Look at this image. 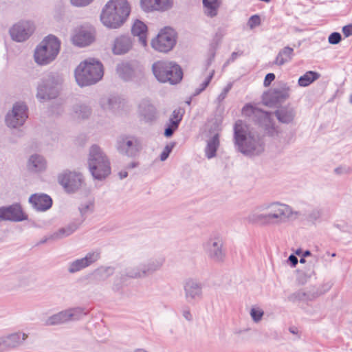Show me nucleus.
<instances>
[{
    "mask_svg": "<svg viewBox=\"0 0 352 352\" xmlns=\"http://www.w3.org/2000/svg\"><path fill=\"white\" fill-rule=\"evenodd\" d=\"M165 262L163 257L155 256L146 250L137 252L119 278L115 280L112 289L118 292L121 288L120 283L127 278L133 279L144 278L160 271Z\"/></svg>",
    "mask_w": 352,
    "mask_h": 352,
    "instance_id": "obj_1",
    "label": "nucleus"
},
{
    "mask_svg": "<svg viewBox=\"0 0 352 352\" xmlns=\"http://www.w3.org/2000/svg\"><path fill=\"white\" fill-rule=\"evenodd\" d=\"M130 12L127 0H109L102 8L100 21L107 28L117 29L124 23Z\"/></svg>",
    "mask_w": 352,
    "mask_h": 352,
    "instance_id": "obj_2",
    "label": "nucleus"
},
{
    "mask_svg": "<svg viewBox=\"0 0 352 352\" xmlns=\"http://www.w3.org/2000/svg\"><path fill=\"white\" fill-rule=\"evenodd\" d=\"M234 140L239 151L247 155H256L264 151V142L258 135L248 131L242 121L234 125Z\"/></svg>",
    "mask_w": 352,
    "mask_h": 352,
    "instance_id": "obj_3",
    "label": "nucleus"
},
{
    "mask_svg": "<svg viewBox=\"0 0 352 352\" xmlns=\"http://www.w3.org/2000/svg\"><path fill=\"white\" fill-rule=\"evenodd\" d=\"M102 63L95 59L86 60L75 70V78L80 87L91 85L98 82L103 76Z\"/></svg>",
    "mask_w": 352,
    "mask_h": 352,
    "instance_id": "obj_4",
    "label": "nucleus"
},
{
    "mask_svg": "<svg viewBox=\"0 0 352 352\" xmlns=\"http://www.w3.org/2000/svg\"><path fill=\"white\" fill-rule=\"evenodd\" d=\"M242 113L245 116L252 118L265 134L271 137L278 136L279 130L275 124L274 113L263 111L249 104L243 107Z\"/></svg>",
    "mask_w": 352,
    "mask_h": 352,
    "instance_id": "obj_5",
    "label": "nucleus"
},
{
    "mask_svg": "<svg viewBox=\"0 0 352 352\" xmlns=\"http://www.w3.org/2000/svg\"><path fill=\"white\" fill-rule=\"evenodd\" d=\"M88 165L92 176L101 180L111 173L110 162L103 152L97 145H93L89 149Z\"/></svg>",
    "mask_w": 352,
    "mask_h": 352,
    "instance_id": "obj_6",
    "label": "nucleus"
},
{
    "mask_svg": "<svg viewBox=\"0 0 352 352\" xmlns=\"http://www.w3.org/2000/svg\"><path fill=\"white\" fill-rule=\"evenodd\" d=\"M153 73L160 82L175 85L181 81L183 73L180 66L174 62L158 60L152 65Z\"/></svg>",
    "mask_w": 352,
    "mask_h": 352,
    "instance_id": "obj_7",
    "label": "nucleus"
},
{
    "mask_svg": "<svg viewBox=\"0 0 352 352\" xmlns=\"http://www.w3.org/2000/svg\"><path fill=\"white\" fill-rule=\"evenodd\" d=\"M60 43L53 35L46 36L34 50V60L40 65H45L55 60L60 51Z\"/></svg>",
    "mask_w": 352,
    "mask_h": 352,
    "instance_id": "obj_8",
    "label": "nucleus"
},
{
    "mask_svg": "<svg viewBox=\"0 0 352 352\" xmlns=\"http://www.w3.org/2000/svg\"><path fill=\"white\" fill-rule=\"evenodd\" d=\"M265 211L269 225L279 226L289 221L295 213L292 208L280 202H272L261 206Z\"/></svg>",
    "mask_w": 352,
    "mask_h": 352,
    "instance_id": "obj_9",
    "label": "nucleus"
},
{
    "mask_svg": "<svg viewBox=\"0 0 352 352\" xmlns=\"http://www.w3.org/2000/svg\"><path fill=\"white\" fill-rule=\"evenodd\" d=\"M62 81V78L58 74H48L38 87L37 98L40 100L56 98L59 94Z\"/></svg>",
    "mask_w": 352,
    "mask_h": 352,
    "instance_id": "obj_10",
    "label": "nucleus"
},
{
    "mask_svg": "<svg viewBox=\"0 0 352 352\" xmlns=\"http://www.w3.org/2000/svg\"><path fill=\"white\" fill-rule=\"evenodd\" d=\"M87 314L86 310L80 307H72L59 311L48 317L45 324L47 326H56L76 322L81 320Z\"/></svg>",
    "mask_w": 352,
    "mask_h": 352,
    "instance_id": "obj_11",
    "label": "nucleus"
},
{
    "mask_svg": "<svg viewBox=\"0 0 352 352\" xmlns=\"http://www.w3.org/2000/svg\"><path fill=\"white\" fill-rule=\"evenodd\" d=\"M176 33L170 28H165L160 30L155 38H153L151 45L156 51L166 53L170 51L176 44Z\"/></svg>",
    "mask_w": 352,
    "mask_h": 352,
    "instance_id": "obj_12",
    "label": "nucleus"
},
{
    "mask_svg": "<svg viewBox=\"0 0 352 352\" xmlns=\"http://www.w3.org/2000/svg\"><path fill=\"white\" fill-rule=\"evenodd\" d=\"M289 86L287 83L281 82L274 89L265 92L263 94L262 100L265 106L272 107L284 102L289 98Z\"/></svg>",
    "mask_w": 352,
    "mask_h": 352,
    "instance_id": "obj_13",
    "label": "nucleus"
},
{
    "mask_svg": "<svg viewBox=\"0 0 352 352\" xmlns=\"http://www.w3.org/2000/svg\"><path fill=\"white\" fill-rule=\"evenodd\" d=\"M203 248L205 254L211 261L216 263H221L226 257V252L223 249V241L219 235L210 236L204 244Z\"/></svg>",
    "mask_w": 352,
    "mask_h": 352,
    "instance_id": "obj_14",
    "label": "nucleus"
},
{
    "mask_svg": "<svg viewBox=\"0 0 352 352\" xmlns=\"http://www.w3.org/2000/svg\"><path fill=\"white\" fill-rule=\"evenodd\" d=\"M58 182L68 193L76 192L85 184L84 177L80 173L69 170L58 175Z\"/></svg>",
    "mask_w": 352,
    "mask_h": 352,
    "instance_id": "obj_15",
    "label": "nucleus"
},
{
    "mask_svg": "<svg viewBox=\"0 0 352 352\" xmlns=\"http://www.w3.org/2000/svg\"><path fill=\"white\" fill-rule=\"evenodd\" d=\"M116 147L120 154L129 157L137 156L141 149L139 140L135 137L130 135L118 137Z\"/></svg>",
    "mask_w": 352,
    "mask_h": 352,
    "instance_id": "obj_16",
    "label": "nucleus"
},
{
    "mask_svg": "<svg viewBox=\"0 0 352 352\" xmlns=\"http://www.w3.org/2000/svg\"><path fill=\"white\" fill-rule=\"evenodd\" d=\"M27 107L23 102H16L6 117V123L10 128L22 126L28 118Z\"/></svg>",
    "mask_w": 352,
    "mask_h": 352,
    "instance_id": "obj_17",
    "label": "nucleus"
},
{
    "mask_svg": "<svg viewBox=\"0 0 352 352\" xmlns=\"http://www.w3.org/2000/svg\"><path fill=\"white\" fill-rule=\"evenodd\" d=\"M184 296L187 302L191 303L202 298L204 283L195 278H188L183 284Z\"/></svg>",
    "mask_w": 352,
    "mask_h": 352,
    "instance_id": "obj_18",
    "label": "nucleus"
},
{
    "mask_svg": "<svg viewBox=\"0 0 352 352\" xmlns=\"http://www.w3.org/2000/svg\"><path fill=\"white\" fill-rule=\"evenodd\" d=\"M34 25L30 21H20L10 29V35L13 41L23 42L26 41L34 32Z\"/></svg>",
    "mask_w": 352,
    "mask_h": 352,
    "instance_id": "obj_19",
    "label": "nucleus"
},
{
    "mask_svg": "<svg viewBox=\"0 0 352 352\" xmlns=\"http://www.w3.org/2000/svg\"><path fill=\"white\" fill-rule=\"evenodd\" d=\"M74 45L78 47L89 45L94 41V35L91 28L87 27H78L74 30L72 38Z\"/></svg>",
    "mask_w": 352,
    "mask_h": 352,
    "instance_id": "obj_20",
    "label": "nucleus"
},
{
    "mask_svg": "<svg viewBox=\"0 0 352 352\" xmlns=\"http://www.w3.org/2000/svg\"><path fill=\"white\" fill-rule=\"evenodd\" d=\"M100 258V252H89L82 258L76 259L70 263L68 267V272L71 274L76 273L97 261Z\"/></svg>",
    "mask_w": 352,
    "mask_h": 352,
    "instance_id": "obj_21",
    "label": "nucleus"
},
{
    "mask_svg": "<svg viewBox=\"0 0 352 352\" xmlns=\"http://www.w3.org/2000/svg\"><path fill=\"white\" fill-rule=\"evenodd\" d=\"M132 47V38L129 36L120 35L114 39L111 50L114 55H123L128 53Z\"/></svg>",
    "mask_w": 352,
    "mask_h": 352,
    "instance_id": "obj_22",
    "label": "nucleus"
},
{
    "mask_svg": "<svg viewBox=\"0 0 352 352\" xmlns=\"http://www.w3.org/2000/svg\"><path fill=\"white\" fill-rule=\"evenodd\" d=\"M25 219L26 217L19 204H14L9 207L0 208V220L21 221Z\"/></svg>",
    "mask_w": 352,
    "mask_h": 352,
    "instance_id": "obj_23",
    "label": "nucleus"
},
{
    "mask_svg": "<svg viewBox=\"0 0 352 352\" xmlns=\"http://www.w3.org/2000/svg\"><path fill=\"white\" fill-rule=\"evenodd\" d=\"M139 114L146 122H153L157 119V110L148 100H142L138 107Z\"/></svg>",
    "mask_w": 352,
    "mask_h": 352,
    "instance_id": "obj_24",
    "label": "nucleus"
},
{
    "mask_svg": "<svg viewBox=\"0 0 352 352\" xmlns=\"http://www.w3.org/2000/svg\"><path fill=\"white\" fill-rule=\"evenodd\" d=\"M29 201L34 208L38 211H45L51 208L52 200L45 194H34L30 196Z\"/></svg>",
    "mask_w": 352,
    "mask_h": 352,
    "instance_id": "obj_25",
    "label": "nucleus"
},
{
    "mask_svg": "<svg viewBox=\"0 0 352 352\" xmlns=\"http://www.w3.org/2000/svg\"><path fill=\"white\" fill-rule=\"evenodd\" d=\"M141 7L146 12L164 11L171 7V0H141Z\"/></svg>",
    "mask_w": 352,
    "mask_h": 352,
    "instance_id": "obj_26",
    "label": "nucleus"
},
{
    "mask_svg": "<svg viewBox=\"0 0 352 352\" xmlns=\"http://www.w3.org/2000/svg\"><path fill=\"white\" fill-rule=\"evenodd\" d=\"M82 223V221H74L69 223L67 226L60 228L56 232H54L49 239L59 240L67 236H69L74 233Z\"/></svg>",
    "mask_w": 352,
    "mask_h": 352,
    "instance_id": "obj_27",
    "label": "nucleus"
},
{
    "mask_svg": "<svg viewBox=\"0 0 352 352\" xmlns=\"http://www.w3.org/2000/svg\"><path fill=\"white\" fill-rule=\"evenodd\" d=\"M277 120L283 124H289L294 120L296 113L293 107L283 106L278 108L274 113Z\"/></svg>",
    "mask_w": 352,
    "mask_h": 352,
    "instance_id": "obj_28",
    "label": "nucleus"
},
{
    "mask_svg": "<svg viewBox=\"0 0 352 352\" xmlns=\"http://www.w3.org/2000/svg\"><path fill=\"white\" fill-rule=\"evenodd\" d=\"M91 113V108L83 103H76L72 107L71 116L76 120L87 119Z\"/></svg>",
    "mask_w": 352,
    "mask_h": 352,
    "instance_id": "obj_29",
    "label": "nucleus"
},
{
    "mask_svg": "<svg viewBox=\"0 0 352 352\" xmlns=\"http://www.w3.org/2000/svg\"><path fill=\"white\" fill-rule=\"evenodd\" d=\"M28 336L25 333L18 332L5 337H1L2 345L4 347L14 348L21 344Z\"/></svg>",
    "mask_w": 352,
    "mask_h": 352,
    "instance_id": "obj_30",
    "label": "nucleus"
},
{
    "mask_svg": "<svg viewBox=\"0 0 352 352\" xmlns=\"http://www.w3.org/2000/svg\"><path fill=\"white\" fill-rule=\"evenodd\" d=\"M146 32L147 27L143 22L139 20L135 21L131 28V32L133 36H138L139 42L143 47H146L147 45Z\"/></svg>",
    "mask_w": 352,
    "mask_h": 352,
    "instance_id": "obj_31",
    "label": "nucleus"
},
{
    "mask_svg": "<svg viewBox=\"0 0 352 352\" xmlns=\"http://www.w3.org/2000/svg\"><path fill=\"white\" fill-rule=\"evenodd\" d=\"M246 220L253 224L269 225L265 211L261 210V206L250 212L246 217Z\"/></svg>",
    "mask_w": 352,
    "mask_h": 352,
    "instance_id": "obj_32",
    "label": "nucleus"
},
{
    "mask_svg": "<svg viewBox=\"0 0 352 352\" xmlns=\"http://www.w3.org/2000/svg\"><path fill=\"white\" fill-rule=\"evenodd\" d=\"M294 56V50L290 47H285L278 53L274 64L278 66H282L290 62Z\"/></svg>",
    "mask_w": 352,
    "mask_h": 352,
    "instance_id": "obj_33",
    "label": "nucleus"
},
{
    "mask_svg": "<svg viewBox=\"0 0 352 352\" xmlns=\"http://www.w3.org/2000/svg\"><path fill=\"white\" fill-rule=\"evenodd\" d=\"M221 2L219 0H203L204 12L209 17H214L218 14Z\"/></svg>",
    "mask_w": 352,
    "mask_h": 352,
    "instance_id": "obj_34",
    "label": "nucleus"
},
{
    "mask_svg": "<svg viewBox=\"0 0 352 352\" xmlns=\"http://www.w3.org/2000/svg\"><path fill=\"white\" fill-rule=\"evenodd\" d=\"M28 167L32 171L40 172L45 169L46 162L42 156L34 155L29 160Z\"/></svg>",
    "mask_w": 352,
    "mask_h": 352,
    "instance_id": "obj_35",
    "label": "nucleus"
},
{
    "mask_svg": "<svg viewBox=\"0 0 352 352\" xmlns=\"http://www.w3.org/2000/svg\"><path fill=\"white\" fill-rule=\"evenodd\" d=\"M114 273V268L111 266H102L96 269L94 272V276L97 281L107 280Z\"/></svg>",
    "mask_w": 352,
    "mask_h": 352,
    "instance_id": "obj_36",
    "label": "nucleus"
},
{
    "mask_svg": "<svg viewBox=\"0 0 352 352\" xmlns=\"http://www.w3.org/2000/svg\"><path fill=\"white\" fill-rule=\"evenodd\" d=\"M219 146V135L215 134L208 141L205 149L206 155L208 159L212 158L216 155V152Z\"/></svg>",
    "mask_w": 352,
    "mask_h": 352,
    "instance_id": "obj_37",
    "label": "nucleus"
},
{
    "mask_svg": "<svg viewBox=\"0 0 352 352\" xmlns=\"http://www.w3.org/2000/svg\"><path fill=\"white\" fill-rule=\"evenodd\" d=\"M116 72L124 80H129L133 76V69L129 63H122L117 66Z\"/></svg>",
    "mask_w": 352,
    "mask_h": 352,
    "instance_id": "obj_38",
    "label": "nucleus"
},
{
    "mask_svg": "<svg viewBox=\"0 0 352 352\" xmlns=\"http://www.w3.org/2000/svg\"><path fill=\"white\" fill-rule=\"evenodd\" d=\"M264 311L258 306H253L250 310V316L254 323H259L264 316Z\"/></svg>",
    "mask_w": 352,
    "mask_h": 352,
    "instance_id": "obj_39",
    "label": "nucleus"
},
{
    "mask_svg": "<svg viewBox=\"0 0 352 352\" xmlns=\"http://www.w3.org/2000/svg\"><path fill=\"white\" fill-rule=\"evenodd\" d=\"M82 219V222L85 220L87 214L91 213L94 210V204L91 201H87L80 204L78 208Z\"/></svg>",
    "mask_w": 352,
    "mask_h": 352,
    "instance_id": "obj_40",
    "label": "nucleus"
},
{
    "mask_svg": "<svg viewBox=\"0 0 352 352\" xmlns=\"http://www.w3.org/2000/svg\"><path fill=\"white\" fill-rule=\"evenodd\" d=\"M289 300L297 302H307L308 299L307 292L305 289H300L289 297Z\"/></svg>",
    "mask_w": 352,
    "mask_h": 352,
    "instance_id": "obj_41",
    "label": "nucleus"
},
{
    "mask_svg": "<svg viewBox=\"0 0 352 352\" xmlns=\"http://www.w3.org/2000/svg\"><path fill=\"white\" fill-rule=\"evenodd\" d=\"M329 288L330 286L329 285H320L318 287H316V285H312L311 290L309 289V294L311 293V296L314 298H316L325 293L329 289Z\"/></svg>",
    "mask_w": 352,
    "mask_h": 352,
    "instance_id": "obj_42",
    "label": "nucleus"
},
{
    "mask_svg": "<svg viewBox=\"0 0 352 352\" xmlns=\"http://www.w3.org/2000/svg\"><path fill=\"white\" fill-rule=\"evenodd\" d=\"M214 71L212 70L209 75L207 76V78L205 79V80L201 83V87L198 88L195 90L194 96L199 95L200 93H201L210 84L212 78H213Z\"/></svg>",
    "mask_w": 352,
    "mask_h": 352,
    "instance_id": "obj_43",
    "label": "nucleus"
},
{
    "mask_svg": "<svg viewBox=\"0 0 352 352\" xmlns=\"http://www.w3.org/2000/svg\"><path fill=\"white\" fill-rule=\"evenodd\" d=\"M19 286L21 287H25L30 285L31 283L34 281V277L32 274H28L23 275L19 277Z\"/></svg>",
    "mask_w": 352,
    "mask_h": 352,
    "instance_id": "obj_44",
    "label": "nucleus"
},
{
    "mask_svg": "<svg viewBox=\"0 0 352 352\" xmlns=\"http://www.w3.org/2000/svg\"><path fill=\"white\" fill-rule=\"evenodd\" d=\"M182 117V110L180 109H175L170 117L169 122H176L179 125Z\"/></svg>",
    "mask_w": 352,
    "mask_h": 352,
    "instance_id": "obj_45",
    "label": "nucleus"
},
{
    "mask_svg": "<svg viewBox=\"0 0 352 352\" xmlns=\"http://www.w3.org/2000/svg\"><path fill=\"white\" fill-rule=\"evenodd\" d=\"M296 273H297V278H296V280H297V282L299 285H305L307 282V280H308V276H307V270H299L298 269L296 270Z\"/></svg>",
    "mask_w": 352,
    "mask_h": 352,
    "instance_id": "obj_46",
    "label": "nucleus"
},
{
    "mask_svg": "<svg viewBox=\"0 0 352 352\" xmlns=\"http://www.w3.org/2000/svg\"><path fill=\"white\" fill-rule=\"evenodd\" d=\"M232 85L231 83H229L227 85V86L223 89L221 93L218 96V97L216 99V102L219 105L221 104V103L223 101V100L226 98L228 92L230 91L232 88Z\"/></svg>",
    "mask_w": 352,
    "mask_h": 352,
    "instance_id": "obj_47",
    "label": "nucleus"
},
{
    "mask_svg": "<svg viewBox=\"0 0 352 352\" xmlns=\"http://www.w3.org/2000/svg\"><path fill=\"white\" fill-rule=\"evenodd\" d=\"M175 146V143H170L169 144H167L163 151L162 152L160 155V160L161 161H165L169 156V154L171 153L173 147Z\"/></svg>",
    "mask_w": 352,
    "mask_h": 352,
    "instance_id": "obj_48",
    "label": "nucleus"
},
{
    "mask_svg": "<svg viewBox=\"0 0 352 352\" xmlns=\"http://www.w3.org/2000/svg\"><path fill=\"white\" fill-rule=\"evenodd\" d=\"M178 126L179 125H177L176 122H169L164 130V135L167 138L172 136Z\"/></svg>",
    "mask_w": 352,
    "mask_h": 352,
    "instance_id": "obj_49",
    "label": "nucleus"
},
{
    "mask_svg": "<svg viewBox=\"0 0 352 352\" xmlns=\"http://www.w3.org/2000/svg\"><path fill=\"white\" fill-rule=\"evenodd\" d=\"M341 39L342 36L339 32H333L329 35L328 41L330 44L336 45L341 41Z\"/></svg>",
    "mask_w": 352,
    "mask_h": 352,
    "instance_id": "obj_50",
    "label": "nucleus"
},
{
    "mask_svg": "<svg viewBox=\"0 0 352 352\" xmlns=\"http://www.w3.org/2000/svg\"><path fill=\"white\" fill-rule=\"evenodd\" d=\"M322 215V210L318 208H314L311 210V214H309V221L315 223V221L318 220Z\"/></svg>",
    "mask_w": 352,
    "mask_h": 352,
    "instance_id": "obj_51",
    "label": "nucleus"
},
{
    "mask_svg": "<svg viewBox=\"0 0 352 352\" xmlns=\"http://www.w3.org/2000/svg\"><path fill=\"white\" fill-rule=\"evenodd\" d=\"M94 0H70L71 3L76 7H85L90 4Z\"/></svg>",
    "mask_w": 352,
    "mask_h": 352,
    "instance_id": "obj_52",
    "label": "nucleus"
},
{
    "mask_svg": "<svg viewBox=\"0 0 352 352\" xmlns=\"http://www.w3.org/2000/svg\"><path fill=\"white\" fill-rule=\"evenodd\" d=\"M261 20L258 15L252 16L248 21V25L250 28H253L260 24Z\"/></svg>",
    "mask_w": 352,
    "mask_h": 352,
    "instance_id": "obj_53",
    "label": "nucleus"
},
{
    "mask_svg": "<svg viewBox=\"0 0 352 352\" xmlns=\"http://www.w3.org/2000/svg\"><path fill=\"white\" fill-rule=\"evenodd\" d=\"M275 79V75L273 73H269L265 76L263 85L265 87L270 85L271 82Z\"/></svg>",
    "mask_w": 352,
    "mask_h": 352,
    "instance_id": "obj_54",
    "label": "nucleus"
},
{
    "mask_svg": "<svg viewBox=\"0 0 352 352\" xmlns=\"http://www.w3.org/2000/svg\"><path fill=\"white\" fill-rule=\"evenodd\" d=\"M298 85L301 87L308 86V72L298 79Z\"/></svg>",
    "mask_w": 352,
    "mask_h": 352,
    "instance_id": "obj_55",
    "label": "nucleus"
},
{
    "mask_svg": "<svg viewBox=\"0 0 352 352\" xmlns=\"http://www.w3.org/2000/svg\"><path fill=\"white\" fill-rule=\"evenodd\" d=\"M287 262L289 263L292 267H294L298 264V260L295 254H291L288 257Z\"/></svg>",
    "mask_w": 352,
    "mask_h": 352,
    "instance_id": "obj_56",
    "label": "nucleus"
},
{
    "mask_svg": "<svg viewBox=\"0 0 352 352\" xmlns=\"http://www.w3.org/2000/svg\"><path fill=\"white\" fill-rule=\"evenodd\" d=\"M342 32L346 37L352 35V25H347L342 28Z\"/></svg>",
    "mask_w": 352,
    "mask_h": 352,
    "instance_id": "obj_57",
    "label": "nucleus"
},
{
    "mask_svg": "<svg viewBox=\"0 0 352 352\" xmlns=\"http://www.w3.org/2000/svg\"><path fill=\"white\" fill-rule=\"evenodd\" d=\"M320 76V74L318 72L309 71V85L318 79Z\"/></svg>",
    "mask_w": 352,
    "mask_h": 352,
    "instance_id": "obj_58",
    "label": "nucleus"
},
{
    "mask_svg": "<svg viewBox=\"0 0 352 352\" xmlns=\"http://www.w3.org/2000/svg\"><path fill=\"white\" fill-rule=\"evenodd\" d=\"M182 316L188 321H190L192 320V316L188 308H185L183 309Z\"/></svg>",
    "mask_w": 352,
    "mask_h": 352,
    "instance_id": "obj_59",
    "label": "nucleus"
},
{
    "mask_svg": "<svg viewBox=\"0 0 352 352\" xmlns=\"http://www.w3.org/2000/svg\"><path fill=\"white\" fill-rule=\"evenodd\" d=\"M139 165L138 162H132L131 163H129L126 166V169H131V168H136L138 167Z\"/></svg>",
    "mask_w": 352,
    "mask_h": 352,
    "instance_id": "obj_60",
    "label": "nucleus"
},
{
    "mask_svg": "<svg viewBox=\"0 0 352 352\" xmlns=\"http://www.w3.org/2000/svg\"><path fill=\"white\" fill-rule=\"evenodd\" d=\"M118 175L120 179H122L128 176V173L126 170H121L120 172H119Z\"/></svg>",
    "mask_w": 352,
    "mask_h": 352,
    "instance_id": "obj_61",
    "label": "nucleus"
},
{
    "mask_svg": "<svg viewBox=\"0 0 352 352\" xmlns=\"http://www.w3.org/2000/svg\"><path fill=\"white\" fill-rule=\"evenodd\" d=\"M289 331L293 333V334H297L298 333V329L295 327H292L289 329Z\"/></svg>",
    "mask_w": 352,
    "mask_h": 352,
    "instance_id": "obj_62",
    "label": "nucleus"
},
{
    "mask_svg": "<svg viewBox=\"0 0 352 352\" xmlns=\"http://www.w3.org/2000/svg\"><path fill=\"white\" fill-rule=\"evenodd\" d=\"M302 253H303V252L302 251V250L300 248H298L295 251V254L298 255V256H300V255L302 256Z\"/></svg>",
    "mask_w": 352,
    "mask_h": 352,
    "instance_id": "obj_63",
    "label": "nucleus"
},
{
    "mask_svg": "<svg viewBox=\"0 0 352 352\" xmlns=\"http://www.w3.org/2000/svg\"><path fill=\"white\" fill-rule=\"evenodd\" d=\"M135 352H147L146 350L142 349H139L135 351Z\"/></svg>",
    "mask_w": 352,
    "mask_h": 352,
    "instance_id": "obj_64",
    "label": "nucleus"
}]
</instances>
